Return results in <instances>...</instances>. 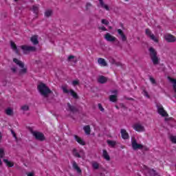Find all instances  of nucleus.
<instances>
[{"label":"nucleus","instance_id":"obj_1","mask_svg":"<svg viewBox=\"0 0 176 176\" xmlns=\"http://www.w3.org/2000/svg\"><path fill=\"white\" fill-rule=\"evenodd\" d=\"M37 89L40 94H41V96H43V97H47L49 94H52V91L43 82H40L38 85Z\"/></svg>","mask_w":176,"mask_h":176},{"label":"nucleus","instance_id":"obj_2","mask_svg":"<svg viewBox=\"0 0 176 176\" xmlns=\"http://www.w3.org/2000/svg\"><path fill=\"white\" fill-rule=\"evenodd\" d=\"M13 63L19 67V68H21L19 71V74L20 75H24V74H27V67L24 66V63L21 62V60L14 58Z\"/></svg>","mask_w":176,"mask_h":176},{"label":"nucleus","instance_id":"obj_3","mask_svg":"<svg viewBox=\"0 0 176 176\" xmlns=\"http://www.w3.org/2000/svg\"><path fill=\"white\" fill-rule=\"evenodd\" d=\"M148 50L153 64L157 65L160 61L159 57H157V52H156V50L153 47H150Z\"/></svg>","mask_w":176,"mask_h":176},{"label":"nucleus","instance_id":"obj_4","mask_svg":"<svg viewBox=\"0 0 176 176\" xmlns=\"http://www.w3.org/2000/svg\"><path fill=\"white\" fill-rule=\"evenodd\" d=\"M131 145L134 151H137L138 149H146V147H145V146L137 142V140H135V138H131Z\"/></svg>","mask_w":176,"mask_h":176},{"label":"nucleus","instance_id":"obj_5","mask_svg":"<svg viewBox=\"0 0 176 176\" xmlns=\"http://www.w3.org/2000/svg\"><path fill=\"white\" fill-rule=\"evenodd\" d=\"M62 90L63 91V93H65V94H70L74 98H78V94L74 91V90L70 89L68 90V86L67 85H63L62 86Z\"/></svg>","mask_w":176,"mask_h":176},{"label":"nucleus","instance_id":"obj_6","mask_svg":"<svg viewBox=\"0 0 176 176\" xmlns=\"http://www.w3.org/2000/svg\"><path fill=\"white\" fill-rule=\"evenodd\" d=\"M157 113H159V115H160L163 118H167V116H168V113H167V111L164 110L163 105L160 104H157Z\"/></svg>","mask_w":176,"mask_h":176},{"label":"nucleus","instance_id":"obj_7","mask_svg":"<svg viewBox=\"0 0 176 176\" xmlns=\"http://www.w3.org/2000/svg\"><path fill=\"white\" fill-rule=\"evenodd\" d=\"M21 49L23 50L24 54H28L30 52H35L36 50L35 47L29 45H22L21 46Z\"/></svg>","mask_w":176,"mask_h":176},{"label":"nucleus","instance_id":"obj_8","mask_svg":"<svg viewBox=\"0 0 176 176\" xmlns=\"http://www.w3.org/2000/svg\"><path fill=\"white\" fill-rule=\"evenodd\" d=\"M132 127L133 130H135V131H138V133H144V131H145V126L140 122L135 123Z\"/></svg>","mask_w":176,"mask_h":176},{"label":"nucleus","instance_id":"obj_9","mask_svg":"<svg viewBox=\"0 0 176 176\" xmlns=\"http://www.w3.org/2000/svg\"><path fill=\"white\" fill-rule=\"evenodd\" d=\"M146 35H147L148 38H151V40L153 41V42H155V43H159V36L153 35V34H152V32H151L150 30H146Z\"/></svg>","mask_w":176,"mask_h":176},{"label":"nucleus","instance_id":"obj_10","mask_svg":"<svg viewBox=\"0 0 176 176\" xmlns=\"http://www.w3.org/2000/svg\"><path fill=\"white\" fill-rule=\"evenodd\" d=\"M32 134L36 140H38L39 141H43V140H45V135L41 132L34 131L32 132Z\"/></svg>","mask_w":176,"mask_h":176},{"label":"nucleus","instance_id":"obj_11","mask_svg":"<svg viewBox=\"0 0 176 176\" xmlns=\"http://www.w3.org/2000/svg\"><path fill=\"white\" fill-rule=\"evenodd\" d=\"M164 39L166 41V42L169 43H174L176 41L175 36H174L173 34H165L164 35Z\"/></svg>","mask_w":176,"mask_h":176},{"label":"nucleus","instance_id":"obj_12","mask_svg":"<svg viewBox=\"0 0 176 176\" xmlns=\"http://www.w3.org/2000/svg\"><path fill=\"white\" fill-rule=\"evenodd\" d=\"M104 39H106V41L108 42H115V41H116V37L111 35L109 33H107L104 35Z\"/></svg>","mask_w":176,"mask_h":176},{"label":"nucleus","instance_id":"obj_13","mask_svg":"<svg viewBox=\"0 0 176 176\" xmlns=\"http://www.w3.org/2000/svg\"><path fill=\"white\" fill-rule=\"evenodd\" d=\"M118 35H119L120 39H122V41H123L124 42L127 41V37H126V35L124 34V33L123 32V31L122 30L118 29Z\"/></svg>","mask_w":176,"mask_h":176},{"label":"nucleus","instance_id":"obj_14","mask_svg":"<svg viewBox=\"0 0 176 176\" xmlns=\"http://www.w3.org/2000/svg\"><path fill=\"white\" fill-rule=\"evenodd\" d=\"M72 166H73V168L75 170H76L78 174H81L82 173V170H80V168L79 167V166H78V164H76V162H72Z\"/></svg>","mask_w":176,"mask_h":176},{"label":"nucleus","instance_id":"obj_15","mask_svg":"<svg viewBox=\"0 0 176 176\" xmlns=\"http://www.w3.org/2000/svg\"><path fill=\"white\" fill-rule=\"evenodd\" d=\"M3 162H4L7 167H13V166H14V163L13 162V161L9 160L8 159H3Z\"/></svg>","mask_w":176,"mask_h":176},{"label":"nucleus","instance_id":"obj_16","mask_svg":"<svg viewBox=\"0 0 176 176\" xmlns=\"http://www.w3.org/2000/svg\"><path fill=\"white\" fill-rule=\"evenodd\" d=\"M74 138L76 141L80 144V145H86V142H84L83 139H82L78 135H74Z\"/></svg>","mask_w":176,"mask_h":176},{"label":"nucleus","instance_id":"obj_17","mask_svg":"<svg viewBox=\"0 0 176 176\" xmlns=\"http://www.w3.org/2000/svg\"><path fill=\"white\" fill-rule=\"evenodd\" d=\"M98 63L99 65H100V67H107V61H105V59H104L102 58H99L98 59Z\"/></svg>","mask_w":176,"mask_h":176},{"label":"nucleus","instance_id":"obj_18","mask_svg":"<svg viewBox=\"0 0 176 176\" xmlns=\"http://www.w3.org/2000/svg\"><path fill=\"white\" fill-rule=\"evenodd\" d=\"M30 41L33 45H38V43H39V41H38V36L36 35L32 36Z\"/></svg>","mask_w":176,"mask_h":176},{"label":"nucleus","instance_id":"obj_19","mask_svg":"<svg viewBox=\"0 0 176 176\" xmlns=\"http://www.w3.org/2000/svg\"><path fill=\"white\" fill-rule=\"evenodd\" d=\"M11 49H12L13 52L19 54V48H17V46H16V44L13 42H10Z\"/></svg>","mask_w":176,"mask_h":176},{"label":"nucleus","instance_id":"obj_20","mask_svg":"<svg viewBox=\"0 0 176 176\" xmlns=\"http://www.w3.org/2000/svg\"><path fill=\"white\" fill-rule=\"evenodd\" d=\"M5 157V149L3 148H0V166H2V158Z\"/></svg>","mask_w":176,"mask_h":176},{"label":"nucleus","instance_id":"obj_21","mask_svg":"<svg viewBox=\"0 0 176 176\" xmlns=\"http://www.w3.org/2000/svg\"><path fill=\"white\" fill-rule=\"evenodd\" d=\"M121 135L123 140H127L129 138V133L124 129H121Z\"/></svg>","mask_w":176,"mask_h":176},{"label":"nucleus","instance_id":"obj_22","mask_svg":"<svg viewBox=\"0 0 176 176\" xmlns=\"http://www.w3.org/2000/svg\"><path fill=\"white\" fill-rule=\"evenodd\" d=\"M146 171L150 174V175L152 176H160L156 173V171H155L153 169H149L148 168H146Z\"/></svg>","mask_w":176,"mask_h":176},{"label":"nucleus","instance_id":"obj_23","mask_svg":"<svg viewBox=\"0 0 176 176\" xmlns=\"http://www.w3.org/2000/svg\"><path fill=\"white\" fill-rule=\"evenodd\" d=\"M73 155H74L76 156V157H84V155L85 153H83V151L81 152V154H79L76 149H74L73 151Z\"/></svg>","mask_w":176,"mask_h":176},{"label":"nucleus","instance_id":"obj_24","mask_svg":"<svg viewBox=\"0 0 176 176\" xmlns=\"http://www.w3.org/2000/svg\"><path fill=\"white\" fill-rule=\"evenodd\" d=\"M169 82L173 85V89L175 92L176 93V79L171 78L170 77L168 78Z\"/></svg>","mask_w":176,"mask_h":176},{"label":"nucleus","instance_id":"obj_25","mask_svg":"<svg viewBox=\"0 0 176 176\" xmlns=\"http://www.w3.org/2000/svg\"><path fill=\"white\" fill-rule=\"evenodd\" d=\"M68 61H69L70 63H76V61H78V58H76V56L70 55L68 57Z\"/></svg>","mask_w":176,"mask_h":176},{"label":"nucleus","instance_id":"obj_26","mask_svg":"<svg viewBox=\"0 0 176 176\" xmlns=\"http://www.w3.org/2000/svg\"><path fill=\"white\" fill-rule=\"evenodd\" d=\"M113 93L114 95L110 96V101H112V102H115V101H116L117 97H118L116 96L117 91H113Z\"/></svg>","mask_w":176,"mask_h":176},{"label":"nucleus","instance_id":"obj_27","mask_svg":"<svg viewBox=\"0 0 176 176\" xmlns=\"http://www.w3.org/2000/svg\"><path fill=\"white\" fill-rule=\"evenodd\" d=\"M107 80V78L103 76H99L98 79V82H99V83H105Z\"/></svg>","mask_w":176,"mask_h":176},{"label":"nucleus","instance_id":"obj_28","mask_svg":"<svg viewBox=\"0 0 176 176\" xmlns=\"http://www.w3.org/2000/svg\"><path fill=\"white\" fill-rule=\"evenodd\" d=\"M83 130H84L85 134H87V135H90V126L87 125V126H84Z\"/></svg>","mask_w":176,"mask_h":176},{"label":"nucleus","instance_id":"obj_29","mask_svg":"<svg viewBox=\"0 0 176 176\" xmlns=\"http://www.w3.org/2000/svg\"><path fill=\"white\" fill-rule=\"evenodd\" d=\"M100 2V5L102 8H104V9H106V10H109V8L108 7V6L105 5L104 3V2L102 1V0H99Z\"/></svg>","mask_w":176,"mask_h":176},{"label":"nucleus","instance_id":"obj_30","mask_svg":"<svg viewBox=\"0 0 176 176\" xmlns=\"http://www.w3.org/2000/svg\"><path fill=\"white\" fill-rule=\"evenodd\" d=\"M170 141L172 142V144H176V136L171 135L169 137Z\"/></svg>","mask_w":176,"mask_h":176},{"label":"nucleus","instance_id":"obj_31","mask_svg":"<svg viewBox=\"0 0 176 176\" xmlns=\"http://www.w3.org/2000/svg\"><path fill=\"white\" fill-rule=\"evenodd\" d=\"M103 157H104L106 160H109V159H110L109 155H108V153H107V151H105V150L103 151Z\"/></svg>","mask_w":176,"mask_h":176},{"label":"nucleus","instance_id":"obj_32","mask_svg":"<svg viewBox=\"0 0 176 176\" xmlns=\"http://www.w3.org/2000/svg\"><path fill=\"white\" fill-rule=\"evenodd\" d=\"M67 108L69 111H71L72 112H75V111H76V108H75V107L71 106L69 104H67Z\"/></svg>","mask_w":176,"mask_h":176},{"label":"nucleus","instance_id":"obj_33","mask_svg":"<svg viewBox=\"0 0 176 176\" xmlns=\"http://www.w3.org/2000/svg\"><path fill=\"white\" fill-rule=\"evenodd\" d=\"M38 10H39V7L38 6H34L32 8V11L36 14H38Z\"/></svg>","mask_w":176,"mask_h":176},{"label":"nucleus","instance_id":"obj_34","mask_svg":"<svg viewBox=\"0 0 176 176\" xmlns=\"http://www.w3.org/2000/svg\"><path fill=\"white\" fill-rule=\"evenodd\" d=\"M52 13H53L52 10H47L45 11V16H46V17H50V16H52Z\"/></svg>","mask_w":176,"mask_h":176},{"label":"nucleus","instance_id":"obj_35","mask_svg":"<svg viewBox=\"0 0 176 176\" xmlns=\"http://www.w3.org/2000/svg\"><path fill=\"white\" fill-rule=\"evenodd\" d=\"M6 115H13V109H10V108H8L6 110Z\"/></svg>","mask_w":176,"mask_h":176},{"label":"nucleus","instance_id":"obj_36","mask_svg":"<svg viewBox=\"0 0 176 176\" xmlns=\"http://www.w3.org/2000/svg\"><path fill=\"white\" fill-rule=\"evenodd\" d=\"M107 144L110 146H115V145H116V142L112 140H107Z\"/></svg>","mask_w":176,"mask_h":176},{"label":"nucleus","instance_id":"obj_37","mask_svg":"<svg viewBox=\"0 0 176 176\" xmlns=\"http://www.w3.org/2000/svg\"><path fill=\"white\" fill-rule=\"evenodd\" d=\"M92 166H93V168H94L95 170H97V168H98L100 167V164H98V163L94 162L92 163Z\"/></svg>","mask_w":176,"mask_h":176},{"label":"nucleus","instance_id":"obj_38","mask_svg":"<svg viewBox=\"0 0 176 176\" xmlns=\"http://www.w3.org/2000/svg\"><path fill=\"white\" fill-rule=\"evenodd\" d=\"M72 85L73 86H78L79 85V80L76 79L72 81Z\"/></svg>","mask_w":176,"mask_h":176},{"label":"nucleus","instance_id":"obj_39","mask_svg":"<svg viewBox=\"0 0 176 176\" xmlns=\"http://www.w3.org/2000/svg\"><path fill=\"white\" fill-rule=\"evenodd\" d=\"M102 24H104V25H108L109 24V21L107 19H102Z\"/></svg>","mask_w":176,"mask_h":176},{"label":"nucleus","instance_id":"obj_40","mask_svg":"<svg viewBox=\"0 0 176 176\" xmlns=\"http://www.w3.org/2000/svg\"><path fill=\"white\" fill-rule=\"evenodd\" d=\"M150 82H151L152 85H156V80L153 77H150Z\"/></svg>","mask_w":176,"mask_h":176},{"label":"nucleus","instance_id":"obj_41","mask_svg":"<svg viewBox=\"0 0 176 176\" xmlns=\"http://www.w3.org/2000/svg\"><path fill=\"white\" fill-rule=\"evenodd\" d=\"M21 109H22V111H28L29 107L27 105H23V106L21 107Z\"/></svg>","mask_w":176,"mask_h":176},{"label":"nucleus","instance_id":"obj_42","mask_svg":"<svg viewBox=\"0 0 176 176\" xmlns=\"http://www.w3.org/2000/svg\"><path fill=\"white\" fill-rule=\"evenodd\" d=\"M11 71L14 73L17 72V67H15L14 66L11 67Z\"/></svg>","mask_w":176,"mask_h":176},{"label":"nucleus","instance_id":"obj_43","mask_svg":"<svg viewBox=\"0 0 176 176\" xmlns=\"http://www.w3.org/2000/svg\"><path fill=\"white\" fill-rule=\"evenodd\" d=\"M142 94L147 98H149V95L148 94V92H146V91H143Z\"/></svg>","mask_w":176,"mask_h":176},{"label":"nucleus","instance_id":"obj_44","mask_svg":"<svg viewBox=\"0 0 176 176\" xmlns=\"http://www.w3.org/2000/svg\"><path fill=\"white\" fill-rule=\"evenodd\" d=\"M98 107L99 109L101 111V112H104V108L102 107L101 104H98Z\"/></svg>","mask_w":176,"mask_h":176},{"label":"nucleus","instance_id":"obj_45","mask_svg":"<svg viewBox=\"0 0 176 176\" xmlns=\"http://www.w3.org/2000/svg\"><path fill=\"white\" fill-rule=\"evenodd\" d=\"M11 134L13 135L14 138H15V140H17V137L16 136V133H14L13 131V130L11 131Z\"/></svg>","mask_w":176,"mask_h":176},{"label":"nucleus","instance_id":"obj_46","mask_svg":"<svg viewBox=\"0 0 176 176\" xmlns=\"http://www.w3.org/2000/svg\"><path fill=\"white\" fill-rule=\"evenodd\" d=\"M109 61L111 63V64H115V59H113L112 58H109Z\"/></svg>","mask_w":176,"mask_h":176},{"label":"nucleus","instance_id":"obj_47","mask_svg":"<svg viewBox=\"0 0 176 176\" xmlns=\"http://www.w3.org/2000/svg\"><path fill=\"white\" fill-rule=\"evenodd\" d=\"M28 176H35V174H34V172H30L28 173Z\"/></svg>","mask_w":176,"mask_h":176},{"label":"nucleus","instance_id":"obj_48","mask_svg":"<svg viewBox=\"0 0 176 176\" xmlns=\"http://www.w3.org/2000/svg\"><path fill=\"white\" fill-rule=\"evenodd\" d=\"M100 30H102V31H107V28H105V27L102 26L99 28Z\"/></svg>","mask_w":176,"mask_h":176},{"label":"nucleus","instance_id":"obj_49","mask_svg":"<svg viewBox=\"0 0 176 176\" xmlns=\"http://www.w3.org/2000/svg\"><path fill=\"white\" fill-rule=\"evenodd\" d=\"M90 6H91V4L87 3V9H89V8H90Z\"/></svg>","mask_w":176,"mask_h":176},{"label":"nucleus","instance_id":"obj_50","mask_svg":"<svg viewBox=\"0 0 176 176\" xmlns=\"http://www.w3.org/2000/svg\"><path fill=\"white\" fill-rule=\"evenodd\" d=\"M1 140H2V133L0 132V142H1Z\"/></svg>","mask_w":176,"mask_h":176},{"label":"nucleus","instance_id":"obj_51","mask_svg":"<svg viewBox=\"0 0 176 176\" xmlns=\"http://www.w3.org/2000/svg\"><path fill=\"white\" fill-rule=\"evenodd\" d=\"M15 2H17V1H19V0H14Z\"/></svg>","mask_w":176,"mask_h":176},{"label":"nucleus","instance_id":"obj_52","mask_svg":"<svg viewBox=\"0 0 176 176\" xmlns=\"http://www.w3.org/2000/svg\"><path fill=\"white\" fill-rule=\"evenodd\" d=\"M112 28L111 27H109V29L111 30Z\"/></svg>","mask_w":176,"mask_h":176},{"label":"nucleus","instance_id":"obj_53","mask_svg":"<svg viewBox=\"0 0 176 176\" xmlns=\"http://www.w3.org/2000/svg\"><path fill=\"white\" fill-rule=\"evenodd\" d=\"M125 1H129V0H125Z\"/></svg>","mask_w":176,"mask_h":176}]
</instances>
